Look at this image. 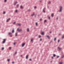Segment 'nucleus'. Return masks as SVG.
<instances>
[{
    "label": "nucleus",
    "mask_w": 64,
    "mask_h": 64,
    "mask_svg": "<svg viewBox=\"0 0 64 64\" xmlns=\"http://www.w3.org/2000/svg\"><path fill=\"white\" fill-rule=\"evenodd\" d=\"M63 9V7L62 6H60V10H59V12H61L62 11Z\"/></svg>",
    "instance_id": "obj_1"
},
{
    "label": "nucleus",
    "mask_w": 64,
    "mask_h": 64,
    "mask_svg": "<svg viewBox=\"0 0 64 64\" xmlns=\"http://www.w3.org/2000/svg\"><path fill=\"white\" fill-rule=\"evenodd\" d=\"M16 26H21V24L17 23L16 25Z\"/></svg>",
    "instance_id": "obj_2"
},
{
    "label": "nucleus",
    "mask_w": 64,
    "mask_h": 64,
    "mask_svg": "<svg viewBox=\"0 0 64 64\" xmlns=\"http://www.w3.org/2000/svg\"><path fill=\"white\" fill-rule=\"evenodd\" d=\"M17 30V31H19V32H20V31H22V30H21V29L19 30V29L18 28Z\"/></svg>",
    "instance_id": "obj_3"
},
{
    "label": "nucleus",
    "mask_w": 64,
    "mask_h": 64,
    "mask_svg": "<svg viewBox=\"0 0 64 64\" xmlns=\"http://www.w3.org/2000/svg\"><path fill=\"white\" fill-rule=\"evenodd\" d=\"M45 8H44L43 9V11L44 13L45 12Z\"/></svg>",
    "instance_id": "obj_4"
},
{
    "label": "nucleus",
    "mask_w": 64,
    "mask_h": 64,
    "mask_svg": "<svg viewBox=\"0 0 64 64\" xmlns=\"http://www.w3.org/2000/svg\"><path fill=\"white\" fill-rule=\"evenodd\" d=\"M25 43H23L22 45V47H24V46L25 45Z\"/></svg>",
    "instance_id": "obj_5"
},
{
    "label": "nucleus",
    "mask_w": 64,
    "mask_h": 64,
    "mask_svg": "<svg viewBox=\"0 0 64 64\" xmlns=\"http://www.w3.org/2000/svg\"><path fill=\"white\" fill-rule=\"evenodd\" d=\"M10 20V18H8V19H7L6 20V22H8L9 20Z\"/></svg>",
    "instance_id": "obj_6"
},
{
    "label": "nucleus",
    "mask_w": 64,
    "mask_h": 64,
    "mask_svg": "<svg viewBox=\"0 0 64 64\" xmlns=\"http://www.w3.org/2000/svg\"><path fill=\"white\" fill-rule=\"evenodd\" d=\"M6 41V40H5V39H4L3 40V41L2 42L3 43H5Z\"/></svg>",
    "instance_id": "obj_7"
},
{
    "label": "nucleus",
    "mask_w": 64,
    "mask_h": 64,
    "mask_svg": "<svg viewBox=\"0 0 64 64\" xmlns=\"http://www.w3.org/2000/svg\"><path fill=\"white\" fill-rule=\"evenodd\" d=\"M17 1H16L14 3V5H16V4H17Z\"/></svg>",
    "instance_id": "obj_8"
},
{
    "label": "nucleus",
    "mask_w": 64,
    "mask_h": 64,
    "mask_svg": "<svg viewBox=\"0 0 64 64\" xmlns=\"http://www.w3.org/2000/svg\"><path fill=\"white\" fill-rule=\"evenodd\" d=\"M46 37L48 39H50V36H46Z\"/></svg>",
    "instance_id": "obj_9"
},
{
    "label": "nucleus",
    "mask_w": 64,
    "mask_h": 64,
    "mask_svg": "<svg viewBox=\"0 0 64 64\" xmlns=\"http://www.w3.org/2000/svg\"><path fill=\"white\" fill-rule=\"evenodd\" d=\"M51 16L52 17H53V16H54V14H51Z\"/></svg>",
    "instance_id": "obj_10"
},
{
    "label": "nucleus",
    "mask_w": 64,
    "mask_h": 64,
    "mask_svg": "<svg viewBox=\"0 0 64 64\" xmlns=\"http://www.w3.org/2000/svg\"><path fill=\"white\" fill-rule=\"evenodd\" d=\"M20 8L21 9H23V7L22 6H20Z\"/></svg>",
    "instance_id": "obj_11"
},
{
    "label": "nucleus",
    "mask_w": 64,
    "mask_h": 64,
    "mask_svg": "<svg viewBox=\"0 0 64 64\" xmlns=\"http://www.w3.org/2000/svg\"><path fill=\"white\" fill-rule=\"evenodd\" d=\"M12 34V33L10 32L8 33V35H11Z\"/></svg>",
    "instance_id": "obj_12"
},
{
    "label": "nucleus",
    "mask_w": 64,
    "mask_h": 64,
    "mask_svg": "<svg viewBox=\"0 0 64 64\" xmlns=\"http://www.w3.org/2000/svg\"><path fill=\"white\" fill-rule=\"evenodd\" d=\"M34 15V12L33 13V14H32L31 15L32 16H33Z\"/></svg>",
    "instance_id": "obj_13"
},
{
    "label": "nucleus",
    "mask_w": 64,
    "mask_h": 64,
    "mask_svg": "<svg viewBox=\"0 0 64 64\" xmlns=\"http://www.w3.org/2000/svg\"><path fill=\"white\" fill-rule=\"evenodd\" d=\"M48 4H51V2L49 1L48 2Z\"/></svg>",
    "instance_id": "obj_14"
},
{
    "label": "nucleus",
    "mask_w": 64,
    "mask_h": 64,
    "mask_svg": "<svg viewBox=\"0 0 64 64\" xmlns=\"http://www.w3.org/2000/svg\"><path fill=\"white\" fill-rule=\"evenodd\" d=\"M30 40L31 42H32L33 41V38L30 39Z\"/></svg>",
    "instance_id": "obj_15"
},
{
    "label": "nucleus",
    "mask_w": 64,
    "mask_h": 64,
    "mask_svg": "<svg viewBox=\"0 0 64 64\" xmlns=\"http://www.w3.org/2000/svg\"><path fill=\"white\" fill-rule=\"evenodd\" d=\"M58 49H59V50H61V48H60V47H58Z\"/></svg>",
    "instance_id": "obj_16"
},
{
    "label": "nucleus",
    "mask_w": 64,
    "mask_h": 64,
    "mask_svg": "<svg viewBox=\"0 0 64 64\" xmlns=\"http://www.w3.org/2000/svg\"><path fill=\"white\" fill-rule=\"evenodd\" d=\"M28 12H30L31 11V10L30 9H29L28 10Z\"/></svg>",
    "instance_id": "obj_17"
},
{
    "label": "nucleus",
    "mask_w": 64,
    "mask_h": 64,
    "mask_svg": "<svg viewBox=\"0 0 64 64\" xmlns=\"http://www.w3.org/2000/svg\"><path fill=\"white\" fill-rule=\"evenodd\" d=\"M64 57V55H63L62 56V57H61V58H63Z\"/></svg>",
    "instance_id": "obj_18"
},
{
    "label": "nucleus",
    "mask_w": 64,
    "mask_h": 64,
    "mask_svg": "<svg viewBox=\"0 0 64 64\" xmlns=\"http://www.w3.org/2000/svg\"><path fill=\"white\" fill-rule=\"evenodd\" d=\"M17 33L16 32L15 34V36H17Z\"/></svg>",
    "instance_id": "obj_19"
},
{
    "label": "nucleus",
    "mask_w": 64,
    "mask_h": 64,
    "mask_svg": "<svg viewBox=\"0 0 64 64\" xmlns=\"http://www.w3.org/2000/svg\"><path fill=\"white\" fill-rule=\"evenodd\" d=\"M41 34L42 35H44V32H42Z\"/></svg>",
    "instance_id": "obj_20"
},
{
    "label": "nucleus",
    "mask_w": 64,
    "mask_h": 64,
    "mask_svg": "<svg viewBox=\"0 0 64 64\" xmlns=\"http://www.w3.org/2000/svg\"><path fill=\"white\" fill-rule=\"evenodd\" d=\"M56 56V55H55V54H53V57H55V56Z\"/></svg>",
    "instance_id": "obj_21"
},
{
    "label": "nucleus",
    "mask_w": 64,
    "mask_h": 64,
    "mask_svg": "<svg viewBox=\"0 0 64 64\" xmlns=\"http://www.w3.org/2000/svg\"><path fill=\"white\" fill-rule=\"evenodd\" d=\"M48 19L49 20H50V16H48Z\"/></svg>",
    "instance_id": "obj_22"
},
{
    "label": "nucleus",
    "mask_w": 64,
    "mask_h": 64,
    "mask_svg": "<svg viewBox=\"0 0 64 64\" xmlns=\"http://www.w3.org/2000/svg\"><path fill=\"white\" fill-rule=\"evenodd\" d=\"M64 38V35H63V36H62V39Z\"/></svg>",
    "instance_id": "obj_23"
},
{
    "label": "nucleus",
    "mask_w": 64,
    "mask_h": 64,
    "mask_svg": "<svg viewBox=\"0 0 64 64\" xmlns=\"http://www.w3.org/2000/svg\"><path fill=\"white\" fill-rule=\"evenodd\" d=\"M11 47H9V49H10V50H11Z\"/></svg>",
    "instance_id": "obj_24"
},
{
    "label": "nucleus",
    "mask_w": 64,
    "mask_h": 64,
    "mask_svg": "<svg viewBox=\"0 0 64 64\" xmlns=\"http://www.w3.org/2000/svg\"><path fill=\"white\" fill-rule=\"evenodd\" d=\"M27 31L28 32V31H29V28H27Z\"/></svg>",
    "instance_id": "obj_25"
},
{
    "label": "nucleus",
    "mask_w": 64,
    "mask_h": 64,
    "mask_svg": "<svg viewBox=\"0 0 64 64\" xmlns=\"http://www.w3.org/2000/svg\"><path fill=\"white\" fill-rule=\"evenodd\" d=\"M17 54V52H15V54H14V55H15V54Z\"/></svg>",
    "instance_id": "obj_26"
},
{
    "label": "nucleus",
    "mask_w": 64,
    "mask_h": 64,
    "mask_svg": "<svg viewBox=\"0 0 64 64\" xmlns=\"http://www.w3.org/2000/svg\"><path fill=\"white\" fill-rule=\"evenodd\" d=\"M26 59H27V58H28V55H27L26 56Z\"/></svg>",
    "instance_id": "obj_27"
},
{
    "label": "nucleus",
    "mask_w": 64,
    "mask_h": 64,
    "mask_svg": "<svg viewBox=\"0 0 64 64\" xmlns=\"http://www.w3.org/2000/svg\"><path fill=\"white\" fill-rule=\"evenodd\" d=\"M18 6H19V4H18L16 5L17 7H18Z\"/></svg>",
    "instance_id": "obj_28"
},
{
    "label": "nucleus",
    "mask_w": 64,
    "mask_h": 64,
    "mask_svg": "<svg viewBox=\"0 0 64 64\" xmlns=\"http://www.w3.org/2000/svg\"><path fill=\"white\" fill-rule=\"evenodd\" d=\"M14 30L13 29V30H12V33H14Z\"/></svg>",
    "instance_id": "obj_29"
},
{
    "label": "nucleus",
    "mask_w": 64,
    "mask_h": 64,
    "mask_svg": "<svg viewBox=\"0 0 64 64\" xmlns=\"http://www.w3.org/2000/svg\"><path fill=\"white\" fill-rule=\"evenodd\" d=\"M46 22V20H45L44 21V22L45 23V22Z\"/></svg>",
    "instance_id": "obj_30"
},
{
    "label": "nucleus",
    "mask_w": 64,
    "mask_h": 64,
    "mask_svg": "<svg viewBox=\"0 0 64 64\" xmlns=\"http://www.w3.org/2000/svg\"><path fill=\"white\" fill-rule=\"evenodd\" d=\"M15 12H17V10H16L15 11Z\"/></svg>",
    "instance_id": "obj_31"
},
{
    "label": "nucleus",
    "mask_w": 64,
    "mask_h": 64,
    "mask_svg": "<svg viewBox=\"0 0 64 64\" xmlns=\"http://www.w3.org/2000/svg\"><path fill=\"white\" fill-rule=\"evenodd\" d=\"M5 12H4V11L3 12V14H5Z\"/></svg>",
    "instance_id": "obj_32"
},
{
    "label": "nucleus",
    "mask_w": 64,
    "mask_h": 64,
    "mask_svg": "<svg viewBox=\"0 0 64 64\" xmlns=\"http://www.w3.org/2000/svg\"><path fill=\"white\" fill-rule=\"evenodd\" d=\"M62 62H60V64H62Z\"/></svg>",
    "instance_id": "obj_33"
},
{
    "label": "nucleus",
    "mask_w": 64,
    "mask_h": 64,
    "mask_svg": "<svg viewBox=\"0 0 64 64\" xmlns=\"http://www.w3.org/2000/svg\"><path fill=\"white\" fill-rule=\"evenodd\" d=\"M59 57V56H57V58H58Z\"/></svg>",
    "instance_id": "obj_34"
},
{
    "label": "nucleus",
    "mask_w": 64,
    "mask_h": 64,
    "mask_svg": "<svg viewBox=\"0 0 64 64\" xmlns=\"http://www.w3.org/2000/svg\"><path fill=\"white\" fill-rule=\"evenodd\" d=\"M56 38H55L54 39V41H55L56 40Z\"/></svg>",
    "instance_id": "obj_35"
},
{
    "label": "nucleus",
    "mask_w": 64,
    "mask_h": 64,
    "mask_svg": "<svg viewBox=\"0 0 64 64\" xmlns=\"http://www.w3.org/2000/svg\"><path fill=\"white\" fill-rule=\"evenodd\" d=\"M59 42H60V40H58V43H59Z\"/></svg>",
    "instance_id": "obj_36"
},
{
    "label": "nucleus",
    "mask_w": 64,
    "mask_h": 64,
    "mask_svg": "<svg viewBox=\"0 0 64 64\" xmlns=\"http://www.w3.org/2000/svg\"><path fill=\"white\" fill-rule=\"evenodd\" d=\"M38 37H39V38H40L41 37V36H38Z\"/></svg>",
    "instance_id": "obj_37"
},
{
    "label": "nucleus",
    "mask_w": 64,
    "mask_h": 64,
    "mask_svg": "<svg viewBox=\"0 0 64 64\" xmlns=\"http://www.w3.org/2000/svg\"><path fill=\"white\" fill-rule=\"evenodd\" d=\"M36 25H37V23L36 22Z\"/></svg>",
    "instance_id": "obj_38"
},
{
    "label": "nucleus",
    "mask_w": 64,
    "mask_h": 64,
    "mask_svg": "<svg viewBox=\"0 0 64 64\" xmlns=\"http://www.w3.org/2000/svg\"><path fill=\"white\" fill-rule=\"evenodd\" d=\"M15 23H16V22H14L13 23V24H15Z\"/></svg>",
    "instance_id": "obj_39"
},
{
    "label": "nucleus",
    "mask_w": 64,
    "mask_h": 64,
    "mask_svg": "<svg viewBox=\"0 0 64 64\" xmlns=\"http://www.w3.org/2000/svg\"><path fill=\"white\" fill-rule=\"evenodd\" d=\"M7 1V0H4V2H6Z\"/></svg>",
    "instance_id": "obj_40"
},
{
    "label": "nucleus",
    "mask_w": 64,
    "mask_h": 64,
    "mask_svg": "<svg viewBox=\"0 0 64 64\" xmlns=\"http://www.w3.org/2000/svg\"><path fill=\"white\" fill-rule=\"evenodd\" d=\"M34 9H36V7L34 6Z\"/></svg>",
    "instance_id": "obj_41"
},
{
    "label": "nucleus",
    "mask_w": 64,
    "mask_h": 64,
    "mask_svg": "<svg viewBox=\"0 0 64 64\" xmlns=\"http://www.w3.org/2000/svg\"><path fill=\"white\" fill-rule=\"evenodd\" d=\"M14 62H12V64H14Z\"/></svg>",
    "instance_id": "obj_42"
},
{
    "label": "nucleus",
    "mask_w": 64,
    "mask_h": 64,
    "mask_svg": "<svg viewBox=\"0 0 64 64\" xmlns=\"http://www.w3.org/2000/svg\"><path fill=\"white\" fill-rule=\"evenodd\" d=\"M8 61H9V59H8Z\"/></svg>",
    "instance_id": "obj_43"
},
{
    "label": "nucleus",
    "mask_w": 64,
    "mask_h": 64,
    "mask_svg": "<svg viewBox=\"0 0 64 64\" xmlns=\"http://www.w3.org/2000/svg\"><path fill=\"white\" fill-rule=\"evenodd\" d=\"M29 60L30 61H31V59H30Z\"/></svg>",
    "instance_id": "obj_44"
},
{
    "label": "nucleus",
    "mask_w": 64,
    "mask_h": 64,
    "mask_svg": "<svg viewBox=\"0 0 64 64\" xmlns=\"http://www.w3.org/2000/svg\"><path fill=\"white\" fill-rule=\"evenodd\" d=\"M20 56H21V57H22V55H20Z\"/></svg>",
    "instance_id": "obj_45"
},
{
    "label": "nucleus",
    "mask_w": 64,
    "mask_h": 64,
    "mask_svg": "<svg viewBox=\"0 0 64 64\" xmlns=\"http://www.w3.org/2000/svg\"><path fill=\"white\" fill-rule=\"evenodd\" d=\"M51 58H52L53 59V56H51Z\"/></svg>",
    "instance_id": "obj_46"
},
{
    "label": "nucleus",
    "mask_w": 64,
    "mask_h": 64,
    "mask_svg": "<svg viewBox=\"0 0 64 64\" xmlns=\"http://www.w3.org/2000/svg\"><path fill=\"white\" fill-rule=\"evenodd\" d=\"M2 49H3V50L4 49V48H2Z\"/></svg>",
    "instance_id": "obj_47"
},
{
    "label": "nucleus",
    "mask_w": 64,
    "mask_h": 64,
    "mask_svg": "<svg viewBox=\"0 0 64 64\" xmlns=\"http://www.w3.org/2000/svg\"><path fill=\"white\" fill-rule=\"evenodd\" d=\"M42 39H40V41H42Z\"/></svg>",
    "instance_id": "obj_48"
},
{
    "label": "nucleus",
    "mask_w": 64,
    "mask_h": 64,
    "mask_svg": "<svg viewBox=\"0 0 64 64\" xmlns=\"http://www.w3.org/2000/svg\"><path fill=\"white\" fill-rule=\"evenodd\" d=\"M15 42H14V45H15Z\"/></svg>",
    "instance_id": "obj_49"
},
{
    "label": "nucleus",
    "mask_w": 64,
    "mask_h": 64,
    "mask_svg": "<svg viewBox=\"0 0 64 64\" xmlns=\"http://www.w3.org/2000/svg\"><path fill=\"white\" fill-rule=\"evenodd\" d=\"M50 33H51V32H50Z\"/></svg>",
    "instance_id": "obj_50"
},
{
    "label": "nucleus",
    "mask_w": 64,
    "mask_h": 64,
    "mask_svg": "<svg viewBox=\"0 0 64 64\" xmlns=\"http://www.w3.org/2000/svg\"><path fill=\"white\" fill-rule=\"evenodd\" d=\"M40 2H41V1H40Z\"/></svg>",
    "instance_id": "obj_51"
},
{
    "label": "nucleus",
    "mask_w": 64,
    "mask_h": 64,
    "mask_svg": "<svg viewBox=\"0 0 64 64\" xmlns=\"http://www.w3.org/2000/svg\"><path fill=\"white\" fill-rule=\"evenodd\" d=\"M50 62H52V61H51Z\"/></svg>",
    "instance_id": "obj_52"
},
{
    "label": "nucleus",
    "mask_w": 64,
    "mask_h": 64,
    "mask_svg": "<svg viewBox=\"0 0 64 64\" xmlns=\"http://www.w3.org/2000/svg\"><path fill=\"white\" fill-rule=\"evenodd\" d=\"M57 19H58V18H57Z\"/></svg>",
    "instance_id": "obj_53"
},
{
    "label": "nucleus",
    "mask_w": 64,
    "mask_h": 64,
    "mask_svg": "<svg viewBox=\"0 0 64 64\" xmlns=\"http://www.w3.org/2000/svg\"><path fill=\"white\" fill-rule=\"evenodd\" d=\"M41 20V19H40V20Z\"/></svg>",
    "instance_id": "obj_54"
}]
</instances>
